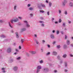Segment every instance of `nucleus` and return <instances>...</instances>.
<instances>
[{"label":"nucleus","instance_id":"nucleus-12","mask_svg":"<svg viewBox=\"0 0 73 73\" xmlns=\"http://www.w3.org/2000/svg\"><path fill=\"white\" fill-rule=\"evenodd\" d=\"M37 69H41V66H38L37 67Z\"/></svg>","mask_w":73,"mask_h":73},{"label":"nucleus","instance_id":"nucleus-40","mask_svg":"<svg viewBox=\"0 0 73 73\" xmlns=\"http://www.w3.org/2000/svg\"><path fill=\"white\" fill-rule=\"evenodd\" d=\"M47 14L48 15H49V11H48L47 12Z\"/></svg>","mask_w":73,"mask_h":73},{"label":"nucleus","instance_id":"nucleus-57","mask_svg":"<svg viewBox=\"0 0 73 73\" xmlns=\"http://www.w3.org/2000/svg\"><path fill=\"white\" fill-rule=\"evenodd\" d=\"M67 38V36H66V35H65V39H66Z\"/></svg>","mask_w":73,"mask_h":73},{"label":"nucleus","instance_id":"nucleus-53","mask_svg":"<svg viewBox=\"0 0 73 73\" xmlns=\"http://www.w3.org/2000/svg\"><path fill=\"white\" fill-rule=\"evenodd\" d=\"M70 57H73V55H72L71 54H70Z\"/></svg>","mask_w":73,"mask_h":73},{"label":"nucleus","instance_id":"nucleus-5","mask_svg":"<svg viewBox=\"0 0 73 73\" xmlns=\"http://www.w3.org/2000/svg\"><path fill=\"white\" fill-rule=\"evenodd\" d=\"M7 51L8 53H10L11 52V48H9L7 49Z\"/></svg>","mask_w":73,"mask_h":73},{"label":"nucleus","instance_id":"nucleus-45","mask_svg":"<svg viewBox=\"0 0 73 73\" xmlns=\"http://www.w3.org/2000/svg\"><path fill=\"white\" fill-rule=\"evenodd\" d=\"M30 6H31V4H29L28 5V7H30Z\"/></svg>","mask_w":73,"mask_h":73},{"label":"nucleus","instance_id":"nucleus-13","mask_svg":"<svg viewBox=\"0 0 73 73\" xmlns=\"http://www.w3.org/2000/svg\"><path fill=\"white\" fill-rule=\"evenodd\" d=\"M69 5H70V7H73V3H72V2H70V3Z\"/></svg>","mask_w":73,"mask_h":73},{"label":"nucleus","instance_id":"nucleus-20","mask_svg":"<svg viewBox=\"0 0 73 73\" xmlns=\"http://www.w3.org/2000/svg\"><path fill=\"white\" fill-rule=\"evenodd\" d=\"M9 27H11V28H12L13 27H12V26H11V25L10 23V22H9Z\"/></svg>","mask_w":73,"mask_h":73},{"label":"nucleus","instance_id":"nucleus-28","mask_svg":"<svg viewBox=\"0 0 73 73\" xmlns=\"http://www.w3.org/2000/svg\"><path fill=\"white\" fill-rule=\"evenodd\" d=\"M24 39H22L21 40V43L22 44H23V42H24Z\"/></svg>","mask_w":73,"mask_h":73},{"label":"nucleus","instance_id":"nucleus-35","mask_svg":"<svg viewBox=\"0 0 73 73\" xmlns=\"http://www.w3.org/2000/svg\"><path fill=\"white\" fill-rule=\"evenodd\" d=\"M40 12L42 13H44V11H40Z\"/></svg>","mask_w":73,"mask_h":73},{"label":"nucleus","instance_id":"nucleus-16","mask_svg":"<svg viewBox=\"0 0 73 73\" xmlns=\"http://www.w3.org/2000/svg\"><path fill=\"white\" fill-rule=\"evenodd\" d=\"M52 2H49V6L50 7L52 6Z\"/></svg>","mask_w":73,"mask_h":73},{"label":"nucleus","instance_id":"nucleus-59","mask_svg":"<svg viewBox=\"0 0 73 73\" xmlns=\"http://www.w3.org/2000/svg\"><path fill=\"white\" fill-rule=\"evenodd\" d=\"M60 64H62V61H60Z\"/></svg>","mask_w":73,"mask_h":73},{"label":"nucleus","instance_id":"nucleus-23","mask_svg":"<svg viewBox=\"0 0 73 73\" xmlns=\"http://www.w3.org/2000/svg\"><path fill=\"white\" fill-rule=\"evenodd\" d=\"M16 7H17V6H15L14 7V10H16Z\"/></svg>","mask_w":73,"mask_h":73},{"label":"nucleus","instance_id":"nucleus-49","mask_svg":"<svg viewBox=\"0 0 73 73\" xmlns=\"http://www.w3.org/2000/svg\"><path fill=\"white\" fill-rule=\"evenodd\" d=\"M18 25H21V23H18Z\"/></svg>","mask_w":73,"mask_h":73},{"label":"nucleus","instance_id":"nucleus-48","mask_svg":"<svg viewBox=\"0 0 73 73\" xmlns=\"http://www.w3.org/2000/svg\"><path fill=\"white\" fill-rule=\"evenodd\" d=\"M1 69L3 70H5V68H2Z\"/></svg>","mask_w":73,"mask_h":73},{"label":"nucleus","instance_id":"nucleus-6","mask_svg":"<svg viewBox=\"0 0 73 73\" xmlns=\"http://www.w3.org/2000/svg\"><path fill=\"white\" fill-rule=\"evenodd\" d=\"M30 53H32V54H36V51H30Z\"/></svg>","mask_w":73,"mask_h":73},{"label":"nucleus","instance_id":"nucleus-15","mask_svg":"<svg viewBox=\"0 0 73 73\" xmlns=\"http://www.w3.org/2000/svg\"><path fill=\"white\" fill-rule=\"evenodd\" d=\"M19 19H16L13 20L14 22H17V21H18Z\"/></svg>","mask_w":73,"mask_h":73},{"label":"nucleus","instance_id":"nucleus-60","mask_svg":"<svg viewBox=\"0 0 73 73\" xmlns=\"http://www.w3.org/2000/svg\"><path fill=\"white\" fill-rule=\"evenodd\" d=\"M68 23H69V24H70V23H71V21H69Z\"/></svg>","mask_w":73,"mask_h":73},{"label":"nucleus","instance_id":"nucleus-31","mask_svg":"<svg viewBox=\"0 0 73 73\" xmlns=\"http://www.w3.org/2000/svg\"><path fill=\"white\" fill-rule=\"evenodd\" d=\"M40 70L39 69H38L36 71V73H38V72H40Z\"/></svg>","mask_w":73,"mask_h":73},{"label":"nucleus","instance_id":"nucleus-64","mask_svg":"<svg viewBox=\"0 0 73 73\" xmlns=\"http://www.w3.org/2000/svg\"><path fill=\"white\" fill-rule=\"evenodd\" d=\"M71 46H73V44H71Z\"/></svg>","mask_w":73,"mask_h":73},{"label":"nucleus","instance_id":"nucleus-34","mask_svg":"<svg viewBox=\"0 0 73 73\" xmlns=\"http://www.w3.org/2000/svg\"><path fill=\"white\" fill-rule=\"evenodd\" d=\"M21 58L20 57H19L18 58H17V60H20Z\"/></svg>","mask_w":73,"mask_h":73},{"label":"nucleus","instance_id":"nucleus-27","mask_svg":"<svg viewBox=\"0 0 73 73\" xmlns=\"http://www.w3.org/2000/svg\"><path fill=\"white\" fill-rule=\"evenodd\" d=\"M60 45H58L57 46V48H60Z\"/></svg>","mask_w":73,"mask_h":73},{"label":"nucleus","instance_id":"nucleus-11","mask_svg":"<svg viewBox=\"0 0 73 73\" xmlns=\"http://www.w3.org/2000/svg\"><path fill=\"white\" fill-rule=\"evenodd\" d=\"M50 37L52 39H54V35H51Z\"/></svg>","mask_w":73,"mask_h":73},{"label":"nucleus","instance_id":"nucleus-41","mask_svg":"<svg viewBox=\"0 0 73 73\" xmlns=\"http://www.w3.org/2000/svg\"><path fill=\"white\" fill-rule=\"evenodd\" d=\"M67 14H68V13H67V11H65V15H67Z\"/></svg>","mask_w":73,"mask_h":73},{"label":"nucleus","instance_id":"nucleus-38","mask_svg":"<svg viewBox=\"0 0 73 73\" xmlns=\"http://www.w3.org/2000/svg\"><path fill=\"white\" fill-rule=\"evenodd\" d=\"M59 23H61L62 21L61 20V19H60L59 21Z\"/></svg>","mask_w":73,"mask_h":73},{"label":"nucleus","instance_id":"nucleus-7","mask_svg":"<svg viewBox=\"0 0 73 73\" xmlns=\"http://www.w3.org/2000/svg\"><path fill=\"white\" fill-rule=\"evenodd\" d=\"M17 67L15 66L14 67V70L15 71H16V70H17Z\"/></svg>","mask_w":73,"mask_h":73},{"label":"nucleus","instance_id":"nucleus-62","mask_svg":"<svg viewBox=\"0 0 73 73\" xmlns=\"http://www.w3.org/2000/svg\"><path fill=\"white\" fill-rule=\"evenodd\" d=\"M52 32H53V33H54L55 32V31H54V30H53V31H52Z\"/></svg>","mask_w":73,"mask_h":73},{"label":"nucleus","instance_id":"nucleus-14","mask_svg":"<svg viewBox=\"0 0 73 73\" xmlns=\"http://www.w3.org/2000/svg\"><path fill=\"white\" fill-rule=\"evenodd\" d=\"M67 56V55H66V54H64L63 55L62 57L63 58H66V57Z\"/></svg>","mask_w":73,"mask_h":73},{"label":"nucleus","instance_id":"nucleus-10","mask_svg":"<svg viewBox=\"0 0 73 73\" xmlns=\"http://www.w3.org/2000/svg\"><path fill=\"white\" fill-rule=\"evenodd\" d=\"M15 34L16 35V37L17 38H19V35L18 34V33L17 32H16L15 33Z\"/></svg>","mask_w":73,"mask_h":73},{"label":"nucleus","instance_id":"nucleus-19","mask_svg":"<svg viewBox=\"0 0 73 73\" xmlns=\"http://www.w3.org/2000/svg\"><path fill=\"white\" fill-rule=\"evenodd\" d=\"M29 10H30V11H32V10H33V8L32 7H29Z\"/></svg>","mask_w":73,"mask_h":73},{"label":"nucleus","instance_id":"nucleus-58","mask_svg":"<svg viewBox=\"0 0 73 73\" xmlns=\"http://www.w3.org/2000/svg\"><path fill=\"white\" fill-rule=\"evenodd\" d=\"M16 52H18L19 51V50L17 49H16Z\"/></svg>","mask_w":73,"mask_h":73},{"label":"nucleus","instance_id":"nucleus-29","mask_svg":"<svg viewBox=\"0 0 73 73\" xmlns=\"http://www.w3.org/2000/svg\"><path fill=\"white\" fill-rule=\"evenodd\" d=\"M57 58H58V60H60V56H58Z\"/></svg>","mask_w":73,"mask_h":73},{"label":"nucleus","instance_id":"nucleus-39","mask_svg":"<svg viewBox=\"0 0 73 73\" xmlns=\"http://www.w3.org/2000/svg\"><path fill=\"white\" fill-rule=\"evenodd\" d=\"M3 20H0V23H3Z\"/></svg>","mask_w":73,"mask_h":73},{"label":"nucleus","instance_id":"nucleus-33","mask_svg":"<svg viewBox=\"0 0 73 73\" xmlns=\"http://www.w3.org/2000/svg\"><path fill=\"white\" fill-rule=\"evenodd\" d=\"M65 23H63V27H65Z\"/></svg>","mask_w":73,"mask_h":73},{"label":"nucleus","instance_id":"nucleus-61","mask_svg":"<svg viewBox=\"0 0 73 73\" xmlns=\"http://www.w3.org/2000/svg\"><path fill=\"white\" fill-rule=\"evenodd\" d=\"M57 72V70H55L54 71V72H55V73H56V72Z\"/></svg>","mask_w":73,"mask_h":73},{"label":"nucleus","instance_id":"nucleus-36","mask_svg":"<svg viewBox=\"0 0 73 73\" xmlns=\"http://www.w3.org/2000/svg\"><path fill=\"white\" fill-rule=\"evenodd\" d=\"M36 42L37 44H38V43H39V42H38L37 40H36Z\"/></svg>","mask_w":73,"mask_h":73},{"label":"nucleus","instance_id":"nucleus-26","mask_svg":"<svg viewBox=\"0 0 73 73\" xmlns=\"http://www.w3.org/2000/svg\"><path fill=\"white\" fill-rule=\"evenodd\" d=\"M39 22L40 23H44V22L43 21H39Z\"/></svg>","mask_w":73,"mask_h":73},{"label":"nucleus","instance_id":"nucleus-56","mask_svg":"<svg viewBox=\"0 0 73 73\" xmlns=\"http://www.w3.org/2000/svg\"><path fill=\"white\" fill-rule=\"evenodd\" d=\"M46 3H48V0H46Z\"/></svg>","mask_w":73,"mask_h":73},{"label":"nucleus","instance_id":"nucleus-63","mask_svg":"<svg viewBox=\"0 0 73 73\" xmlns=\"http://www.w3.org/2000/svg\"><path fill=\"white\" fill-rule=\"evenodd\" d=\"M45 42V40H42V42L43 43H44V42Z\"/></svg>","mask_w":73,"mask_h":73},{"label":"nucleus","instance_id":"nucleus-50","mask_svg":"<svg viewBox=\"0 0 73 73\" xmlns=\"http://www.w3.org/2000/svg\"><path fill=\"white\" fill-rule=\"evenodd\" d=\"M41 50L42 52H43V49L41 48Z\"/></svg>","mask_w":73,"mask_h":73},{"label":"nucleus","instance_id":"nucleus-22","mask_svg":"<svg viewBox=\"0 0 73 73\" xmlns=\"http://www.w3.org/2000/svg\"><path fill=\"white\" fill-rule=\"evenodd\" d=\"M43 60H41L40 62H40V64H42V63H43Z\"/></svg>","mask_w":73,"mask_h":73},{"label":"nucleus","instance_id":"nucleus-2","mask_svg":"<svg viewBox=\"0 0 73 73\" xmlns=\"http://www.w3.org/2000/svg\"><path fill=\"white\" fill-rule=\"evenodd\" d=\"M23 22L25 24H26V27L27 28H29L30 27V25L28 23V22L27 21H24Z\"/></svg>","mask_w":73,"mask_h":73},{"label":"nucleus","instance_id":"nucleus-43","mask_svg":"<svg viewBox=\"0 0 73 73\" xmlns=\"http://www.w3.org/2000/svg\"><path fill=\"white\" fill-rule=\"evenodd\" d=\"M30 15L31 16V17H32V16H33V14H30Z\"/></svg>","mask_w":73,"mask_h":73},{"label":"nucleus","instance_id":"nucleus-18","mask_svg":"<svg viewBox=\"0 0 73 73\" xmlns=\"http://www.w3.org/2000/svg\"><path fill=\"white\" fill-rule=\"evenodd\" d=\"M53 54L54 55H56L57 54V52L54 51H53Z\"/></svg>","mask_w":73,"mask_h":73},{"label":"nucleus","instance_id":"nucleus-32","mask_svg":"<svg viewBox=\"0 0 73 73\" xmlns=\"http://www.w3.org/2000/svg\"><path fill=\"white\" fill-rule=\"evenodd\" d=\"M58 12L59 14H60V13H61V10H59Z\"/></svg>","mask_w":73,"mask_h":73},{"label":"nucleus","instance_id":"nucleus-3","mask_svg":"<svg viewBox=\"0 0 73 73\" xmlns=\"http://www.w3.org/2000/svg\"><path fill=\"white\" fill-rule=\"evenodd\" d=\"M43 71L44 72H49V69L48 68H44L43 69Z\"/></svg>","mask_w":73,"mask_h":73},{"label":"nucleus","instance_id":"nucleus-30","mask_svg":"<svg viewBox=\"0 0 73 73\" xmlns=\"http://www.w3.org/2000/svg\"><path fill=\"white\" fill-rule=\"evenodd\" d=\"M64 64H65V66L66 67L67 66V64L66 63V62H64Z\"/></svg>","mask_w":73,"mask_h":73},{"label":"nucleus","instance_id":"nucleus-1","mask_svg":"<svg viewBox=\"0 0 73 73\" xmlns=\"http://www.w3.org/2000/svg\"><path fill=\"white\" fill-rule=\"evenodd\" d=\"M41 7L42 8H45V5L41 3L40 4V5H38V7L40 9H41Z\"/></svg>","mask_w":73,"mask_h":73},{"label":"nucleus","instance_id":"nucleus-44","mask_svg":"<svg viewBox=\"0 0 73 73\" xmlns=\"http://www.w3.org/2000/svg\"><path fill=\"white\" fill-rule=\"evenodd\" d=\"M13 20H11V23H12V24H13Z\"/></svg>","mask_w":73,"mask_h":73},{"label":"nucleus","instance_id":"nucleus-55","mask_svg":"<svg viewBox=\"0 0 73 73\" xmlns=\"http://www.w3.org/2000/svg\"><path fill=\"white\" fill-rule=\"evenodd\" d=\"M58 22L57 21H56L55 22V24H58Z\"/></svg>","mask_w":73,"mask_h":73},{"label":"nucleus","instance_id":"nucleus-47","mask_svg":"<svg viewBox=\"0 0 73 73\" xmlns=\"http://www.w3.org/2000/svg\"><path fill=\"white\" fill-rule=\"evenodd\" d=\"M61 33L62 35H63L64 34V32L63 31H61Z\"/></svg>","mask_w":73,"mask_h":73},{"label":"nucleus","instance_id":"nucleus-24","mask_svg":"<svg viewBox=\"0 0 73 73\" xmlns=\"http://www.w3.org/2000/svg\"><path fill=\"white\" fill-rule=\"evenodd\" d=\"M59 33H60V32H59V31L57 30L56 31V34L57 35H58L59 34Z\"/></svg>","mask_w":73,"mask_h":73},{"label":"nucleus","instance_id":"nucleus-4","mask_svg":"<svg viewBox=\"0 0 73 73\" xmlns=\"http://www.w3.org/2000/svg\"><path fill=\"white\" fill-rule=\"evenodd\" d=\"M67 3V1L66 0L62 2V5L63 6H65L66 3Z\"/></svg>","mask_w":73,"mask_h":73},{"label":"nucleus","instance_id":"nucleus-17","mask_svg":"<svg viewBox=\"0 0 73 73\" xmlns=\"http://www.w3.org/2000/svg\"><path fill=\"white\" fill-rule=\"evenodd\" d=\"M63 48L64 49H66L67 48V46L66 44H64L63 46Z\"/></svg>","mask_w":73,"mask_h":73},{"label":"nucleus","instance_id":"nucleus-37","mask_svg":"<svg viewBox=\"0 0 73 73\" xmlns=\"http://www.w3.org/2000/svg\"><path fill=\"white\" fill-rule=\"evenodd\" d=\"M18 18L20 19V20H21V19H22V18H21V17H18Z\"/></svg>","mask_w":73,"mask_h":73},{"label":"nucleus","instance_id":"nucleus-52","mask_svg":"<svg viewBox=\"0 0 73 73\" xmlns=\"http://www.w3.org/2000/svg\"><path fill=\"white\" fill-rule=\"evenodd\" d=\"M3 73H5L6 71H5V70H3Z\"/></svg>","mask_w":73,"mask_h":73},{"label":"nucleus","instance_id":"nucleus-8","mask_svg":"<svg viewBox=\"0 0 73 73\" xmlns=\"http://www.w3.org/2000/svg\"><path fill=\"white\" fill-rule=\"evenodd\" d=\"M66 43L67 45H70V41L69 40H67L66 41Z\"/></svg>","mask_w":73,"mask_h":73},{"label":"nucleus","instance_id":"nucleus-46","mask_svg":"<svg viewBox=\"0 0 73 73\" xmlns=\"http://www.w3.org/2000/svg\"><path fill=\"white\" fill-rule=\"evenodd\" d=\"M56 42H55V41H54V42H53V43H52V44H56Z\"/></svg>","mask_w":73,"mask_h":73},{"label":"nucleus","instance_id":"nucleus-9","mask_svg":"<svg viewBox=\"0 0 73 73\" xmlns=\"http://www.w3.org/2000/svg\"><path fill=\"white\" fill-rule=\"evenodd\" d=\"M26 28H24L21 29V32H23V31H25L26 30Z\"/></svg>","mask_w":73,"mask_h":73},{"label":"nucleus","instance_id":"nucleus-21","mask_svg":"<svg viewBox=\"0 0 73 73\" xmlns=\"http://www.w3.org/2000/svg\"><path fill=\"white\" fill-rule=\"evenodd\" d=\"M1 37H3V38H4L5 37V36L4 35H2L1 36Z\"/></svg>","mask_w":73,"mask_h":73},{"label":"nucleus","instance_id":"nucleus-51","mask_svg":"<svg viewBox=\"0 0 73 73\" xmlns=\"http://www.w3.org/2000/svg\"><path fill=\"white\" fill-rule=\"evenodd\" d=\"M68 71V70H67L65 69L64 70V72H67Z\"/></svg>","mask_w":73,"mask_h":73},{"label":"nucleus","instance_id":"nucleus-54","mask_svg":"<svg viewBox=\"0 0 73 73\" xmlns=\"http://www.w3.org/2000/svg\"><path fill=\"white\" fill-rule=\"evenodd\" d=\"M54 20V18H52V21H53V20Z\"/></svg>","mask_w":73,"mask_h":73},{"label":"nucleus","instance_id":"nucleus-25","mask_svg":"<svg viewBox=\"0 0 73 73\" xmlns=\"http://www.w3.org/2000/svg\"><path fill=\"white\" fill-rule=\"evenodd\" d=\"M50 53L49 52H47L46 54V56L48 55H49V54H50Z\"/></svg>","mask_w":73,"mask_h":73},{"label":"nucleus","instance_id":"nucleus-42","mask_svg":"<svg viewBox=\"0 0 73 73\" xmlns=\"http://www.w3.org/2000/svg\"><path fill=\"white\" fill-rule=\"evenodd\" d=\"M41 27H44V24H42L41 25Z\"/></svg>","mask_w":73,"mask_h":73}]
</instances>
